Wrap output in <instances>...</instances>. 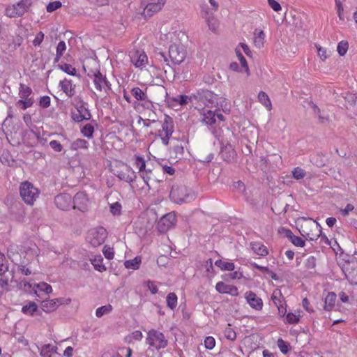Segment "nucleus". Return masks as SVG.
I'll list each match as a JSON object with an SVG mask.
<instances>
[{"instance_id":"nucleus-1","label":"nucleus","mask_w":357,"mask_h":357,"mask_svg":"<svg viewBox=\"0 0 357 357\" xmlns=\"http://www.w3.org/2000/svg\"><path fill=\"white\" fill-rule=\"evenodd\" d=\"M169 198L178 204L192 202L196 198L195 193L185 186L174 185L169 193Z\"/></svg>"},{"instance_id":"nucleus-2","label":"nucleus","mask_w":357,"mask_h":357,"mask_svg":"<svg viewBox=\"0 0 357 357\" xmlns=\"http://www.w3.org/2000/svg\"><path fill=\"white\" fill-rule=\"evenodd\" d=\"M40 190L36 188L31 183L24 181L21 183L20 187V195L22 200L29 205H33L38 197Z\"/></svg>"},{"instance_id":"nucleus-3","label":"nucleus","mask_w":357,"mask_h":357,"mask_svg":"<svg viewBox=\"0 0 357 357\" xmlns=\"http://www.w3.org/2000/svg\"><path fill=\"white\" fill-rule=\"evenodd\" d=\"M300 234L308 241H316L320 236L321 227L316 221L306 222L301 225Z\"/></svg>"},{"instance_id":"nucleus-4","label":"nucleus","mask_w":357,"mask_h":357,"mask_svg":"<svg viewBox=\"0 0 357 357\" xmlns=\"http://www.w3.org/2000/svg\"><path fill=\"white\" fill-rule=\"evenodd\" d=\"M31 4V0H21L17 3L8 6L5 10V15L10 18L22 16L28 11Z\"/></svg>"},{"instance_id":"nucleus-5","label":"nucleus","mask_w":357,"mask_h":357,"mask_svg":"<svg viewBox=\"0 0 357 357\" xmlns=\"http://www.w3.org/2000/svg\"><path fill=\"white\" fill-rule=\"evenodd\" d=\"M192 98L197 102L206 106H215L218 104V96L212 91L206 89H199L192 94Z\"/></svg>"},{"instance_id":"nucleus-6","label":"nucleus","mask_w":357,"mask_h":357,"mask_svg":"<svg viewBox=\"0 0 357 357\" xmlns=\"http://www.w3.org/2000/svg\"><path fill=\"white\" fill-rule=\"evenodd\" d=\"M146 343L155 348L157 350L165 348L167 346V340L162 333L151 329L147 333Z\"/></svg>"},{"instance_id":"nucleus-7","label":"nucleus","mask_w":357,"mask_h":357,"mask_svg":"<svg viewBox=\"0 0 357 357\" xmlns=\"http://www.w3.org/2000/svg\"><path fill=\"white\" fill-rule=\"evenodd\" d=\"M174 132V121L172 117L165 115L162 123V128L158 132V136L160 137L162 143L167 146L169 141Z\"/></svg>"},{"instance_id":"nucleus-8","label":"nucleus","mask_w":357,"mask_h":357,"mask_svg":"<svg viewBox=\"0 0 357 357\" xmlns=\"http://www.w3.org/2000/svg\"><path fill=\"white\" fill-rule=\"evenodd\" d=\"M169 56L173 63L180 64L186 56V51L182 45L172 44L169 48Z\"/></svg>"},{"instance_id":"nucleus-9","label":"nucleus","mask_w":357,"mask_h":357,"mask_svg":"<svg viewBox=\"0 0 357 357\" xmlns=\"http://www.w3.org/2000/svg\"><path fill=\"white\" fill-rule=\"evenodd\" d=\"M107 237V231L103 227H98L91 229L88 236L91 245L93 247H98L102 245Z\"/></svg>"},{"instance_id":"nucleus-10","label":"nucleus","mask_w":357,"mask_h":357,"mask_svg":"<svg viewBox=\"0 0 357 357\" xmlns=\"http://www.w3.org/2000/svg\"><path fill=\"white\" fill-rule=\"evenodd\" d=\"M73 208L77 209L82 212H86L89 210L90 201L87 195L84 192H77L73 200Z\"/></svg>"},{"instance_id":"nucleus-11","label":"nucleus","mask_w":357,"mask_h":357,"mask_svg":"<svg viewBox=\"0 0 357 357\" xmlns=\"http://www.w3.org/2000/svg\"><path fill=\"white\" fill-rule=\"evenodd\" d=\"M69 304L71 302L70 298L65 299L63 298H54V299H45L41 302V309L47 313L55 311L59 305L63 303Z\"/></svg>"},{"instance_id":"nucleus-12","label":"nucleus","mask_w":357,"mask_h":357,"mask_svg":"<svg viewBox=\"0 0 357 357\" xmlns=\"http://www.w3.org/2000/svg\"><path fill=\"white\" fill-rule=\"evenodd\" d=\"M176 215L172 213H167L160 219L158 223V230L162 233L166 232L176 224Z\"/></svg>"},{"instance_id":"nucleus-13","label":"nucleus","mask_w":357,"mask_h":357,"mask_svg":"<svg viewBox=\"0 0 357 357\" xmlns=\"http://www.w3.org/2000/svg\"><path fill=\"white\" fill-rule=\"evenodd\" d=\"M54 204L58 208L62 211H68L73 208L72 197L67 193L57 195L54 197Z\"/></svg>"},{"instance_id":"nucleus-14","label":"nucleus","mask_w":357,"mask_h":357,"mask_svg":"<svg viewBox=\"0 0 357 357\" xmlns=\"http://www.w3.org/2000/svg\"><path fill=\"white\" fill-rule=\"evenodd\" d=\"M343 271L351 284H357V261L346 263L344 265Z\"/></svg>"},{"instance_id":"nucleus-15","label":"nucleus","mask_w":357,"mask_h":357,"mask_svg":"<svg viewBox=\"0 0 357 357\" xmlns=\"http://www.w3.org/2000/svg\"><path fill=\"white\" fill-rule=\"evenodd\" d=\"M93 84L98 91L104 90L107 92V90H111V84L107 79L105 75H103L100 71L94 73Z\"/></svg>"},{"instance_id":"nucleus-16","label":"nucleus","mask_w":357,"mask_h":357,"mask_svg":"<svg viewBox=\"0 0 357 357\" xmlns=\"http://www.w3.org/2000/svg\"><path fill=\"white\" fill-rule=\"evenodd\" d=\"M130 61L137 68L144 66L148 62V57L144 51L133 50L130 52Z\"/></svg>"},{"instance_id":"nucleus-17","label":"nucleus","mask_w":357,"mask_h":357,"mask_svg":"<svg viewBox=\"0 0 357 357\" xmlns=\"http://www.w3.org/2000/svg\"><path fill=\"white\" fill-rule=\"evenodd\" d=\"M167 0H157V2L148 1L142 14L145 17H150L162 9Z\"/></svg>"},{"instance_id":"nucleus-18","label":"nucleus","mask_w":357,"mask_h":357,"mask_svg":"<svg viewBox=\"0 0 357 357\" xmlns=\"http://www.w3.org/2000/svg\"><path fill=\"white\" fill-rule=\"evenodd\" d=\"M116 175L120 180L128 183L134 181L137 178L135 172L128 165H125L122 169L118 171Z\"/></svg>"},{"instance_id":"nucleus-19","label":"nucleus","mask_w":357,"mask_h":357,"mask_svg":"<svg viewBox=\"0 0 357 357\" xmlns=\"http://www.w3.org/2000/svg\"><path fill=\"white\" fill-rule=\"evenodd\" d=\"M220 154L222 159L227 162H233L236 156V151L230 144L221 147Z\"/></svg>"},{"instance_id":"nucleus-20","label":"nucleus","mask_w":357,"mask_h":357,"mask_svg":"<svg viewBox=\"0 0 357 357\" xmlns=\"http://www.w3.org/2000/svg\"><path fill=\"white\" fill-rule=\"evenodd\" d=\"M59 86L68 98H72L75 94V84H73L71 79L65 78L59 82Z\"/></svg>"},{"instance_id":"nucleus-21","label":"nucleus","mask_w":357,"mask_h":357,"mask_svg":"<svg viewBox=\"0 0 357 357\" xmlns=\"http://www.w3.org/2000/svg\"><path fill=\"white\" fill-rule=\"evenodd\" d=\"M156 170L151 169H146L144 172H142L140 176L142 178L144 183L148 186L149 189L151 188L150 183H158L160 180L158 178Z\"/></svg>"},{"instance_id":"nucleus-22","label":"nucleus","mask_w":357,"mask_h":357,"mask_svg":"<svg viewBox=\"0 0 357 357\" xmlns=\"http://www.w3.org/2000/svg\"><path fill=\"white\" fill-rule=\"evenodd\" d=\"M215 289L220 294H228L231 296L238 294V289L236 286L227 284L223 282H218L215 285Z\"/></svg>"},{"instance_id":"nucleus-23","label":"nucleus","mask_w":357,"mask_h":357,"mask_svg":"<svg viewBox=\"0 0 357 357\" xmlns=\"http://www.w3.org/2000/svg\"><path fill=\"white\" fill-rule=\"evenodd\" d=\"M91 114L89 109L83 105L77 107L76 112L73 113V118L77 122L91 119Z\"/></svg>"},{"instance_id":"nucleus-24","label":"nucleus","mask_w":357,"mask_h":357,"mask_svg":"<svg viewBox=\"0 0 357 357\" xmlns=\"http://www.w3.org/2000/svg\"><path fill=\"white\" fill-rule=\"evenodd\" d=\"M245 298L249 305L255 310H261L263 306L262 300L257 297V295L252 291L246 293Z\"/></svg>"},{"instance_id":"nucleus-25","label":"nucleus","mask_w":357,"mask_h":357,"mask_svg":"<svg viewBox=\"0 0 357 357\" xmlns=\"http://www.w3.org/2000/svg\"><path fill=\"white\" fill-rule=\"evenodd\" d=\"M253 41L255 47L259 49L264 46L265 43V34L261 29H255Z\"/></svg>"},{"instance_id":"nucleus-26","label":"nucleus","mask_w":357,"mask_h":357,"mask_svg":"<svg viewBox=\"0 0 357 357\" xmlns=\"http://www.w3.org/2000/svg\"><path fill=\"white\" fill-rule=\"evenodd\" d=\"M250 245L253 252L259 256L264 257L268 254L266 247L260 243H251Z\"/></svg>"},{"instance_id":"nucleus-27","label":"nucleus","mask_w":357,"mask_h":357,"mask_svg":"<svg viewBox=\"0 0 357 357\" xmlns=\"http://www.w3.org/2000/svg\"><path fill=\"white\" fill-rule=\"evenodd\" d=\"M336 294L334 292H329L325 298L324 310L331 311L335 306Z\"/></svg>"},{"instance_id":"nucleus-28","label":"nucleus","mask_w":357,"mask_h":357,"mask_svg":"<svg viewBox=\"0 0 357 357\" xmlns=\"http://www.w3.org/2000/svg\"><path fill=\"white\" fill-rule=\"evenodd\" d=\"M202 121L206 125H213L215 123V112L210 109L204 110Z\"/></svg>"},{"instance_id":"nucleus-29","label":"nucleus","mask_w":357,"mask_h":357,"mask_svg":"<svg viewBox=\"0 0 357 357\" xmlns=\"http://www.w3.org/2000/svg\"><path fill=\"white\" fill-rule=\"evenodd\" d=\"M91 261L96 271L99 272H103L106 270V267L102 264L103 258L101 255L95 256L93 259H91Z\"/></svg>"},{"instance_id":"nucleus-30","label":"nucleus","mask_w":357,"mask_h":357,"mask_svg":"<svg viewBox=\"0 0 357 357\" xmlns=\"http://www.w3.org/2000/svg\"><path fill=\"white\" fill-rule=\"evenodd\" d=\"M35 294L39 297L40 295L38 293L44 292L45 294L48 295L52 291V288L51 285L46 282H40L36 285Z\"/></svg>"},{"instance_id":"nucleus-31","label":"nucleus","mask_w":357,"mask_h":357,"mask_svg":"<svg viewBox=\"0 0 357 357\" xmlns=\"http://www.w3.org/2000/svg\"><path fill=\"white\" fill-rule=\"evenodd\" d=\"M88 146L89 142L83 139H77L70 144V149L75 151L78 150L79 149H86Z\"/></svg>"},{"instance_id":"nucleus-32","label":"nucleus","mask_w":357,"mask_h":357,"mask_svg":"<svg viewBox=\"0 0 357 357\" xmlns=\"http://www.w3.org/2000/svg\"><path fill=\"white\" fill-rule=\"evenodd\" d=\"M132 95L137 100L145 101L148 100V96L143 90L139 87H135L131 90Z\"/></svg>"},{"instance_id":"nucleus-33","label":"nucleus","mask_w":357,"mask_h":357,"mask_svg":"<svg viewBox=\"0 0 357 357\" xmlns=\"http://www.w3.org/2000/svg\"><path fill=\"white\" fill-rule=\"evenodd\" d=\"M258 100L263 105H264L267 108L268 110L270 111L271 109L272 105L271 100L265 92L260 91L259 93Z\"/></svg>"},{"instance_id":"nucleus-34","label":"nucleus","mask_w":357,"mask_h":357,"mask_svg":"<svg viewBox=\"0 0 357 357\" xmlns=\"http://www.w3.org/2000/svg\"><path fill=\"white\" fill-rule=\"evenodd\" d=\"M215 265L219 267L222 271H231L235 268V265L234 263L223 261L221 259L215 261Z\"/></svg>"},{"instance_id":"nucleus-35","label":"nucleus","mask_w":357,"mask_h":357,"mask_svg":"<svg viewBox=\"0 0 357 357\" xmlns=\"http://www.w3.org/2000/svg\"><path fill=\"white\" fill-rule=\"evenodd\" d=\"M38 306L33 301L29 302L28 304L24 305L22 308V312L24 314H27L29 315H33V314L37 311Z\"/></svg>"},{"instance_id":"nucleus-36","label":"nucleus","mask_w":357,"mask_h":357,"mask_svg":"<svg viewBox=\"0 0 357 357\" xmlns=\"http://www.w3.org/2000/svg\"><path fill=\"white\" fill-rule=\"evenodd\" d=\"M172 100L178 102L180 105H185L189 102H192L195 100L194 98H192V95L190 96L186 95H178L176 97H173Z\"/></svg>"},{"instance_id":"nucleus-37","label":"nucleus","mask_w":357,"mask_h":357,"mask_svg":"<svg viewBox=\"0 0 357 357\" xmlns=\"http://www.w3.org/2000/svg\"><path fill=\"white\" fill-rule=\"evenodd\" d=\"M141 258L139 257H136L133 259L126 261L124 265L127 268L136 270L139 268Z\"/></svg>"},{"instance_id":"nucleus-38","label":"nucleus","mask_w":357,"mask_h":357,"mask_svg":"<svg viewBox=\"0 0 357 357\" xmlns=\"http://www.w3.org/2000/svg\"><path fill=\"white\" fill-rule=\"evenodd\" d=\"M31 93H32V89L29 86H28L24 84H20L19 95L21 98H22V99L29 98V96L31 94Z\"/></svg>"},{"instance_id":"nucleus-39","label":"nucleus","mask_w":357,"mask_h":357,"mask_svg":"<svg viewBox=\"0 0 357 357\" xmlns=\"http://www.w3.org/2000/svg\"><path fill=\"white\" fill-rule=\"evenodd\" d=\"M167 305L171 309L174 310L177 305V296L174 293H169L167 296Z\"/></svg>"},{"instance_id":"nucleus-40","label":"nucleus","mask_w":357,"mask_h":357,"mask_svg":"<svg viewBox=\"0 0 357 357\" xmlns=\"http://www.w3.org/2000/svg\"><path fill=\"white\" fill-rule=\"evenodd\" d=\"M112 310V307L111 305H103L96 309V315L97 317H101L105 314H109Z\"/></svg>"},{"instance_id":"nucleus-41","label":"nucleus","mask_w":357,"mask_h":357,"mask_svg":"<svg viewBox=\"0 0 357 357\" xmlns=\"http://www.w3.org/2000/svg\"><path fill=\"white\" fill-rule=\"evenodd\" d=\"M208 15V11H206L204 15H203V17L206 19L209 29H211L213 31H215L217 29L216 20L213 17L207 16Z\"/></svg>"},{"instance_id":"nucleus-42","label":"nucleus","mask_w":357,"mask_h":357,"mask_svg":"<svg viewBox=\"0 0 357 357\" xmlns=\"http://www.w3.org/2000/svg\"><path fill=\"white\" fill-rule=\"evenodd\" d=\"M93 132L94 128L90 123L84 125L81 130V132L82 133V135L87 138L92 137Z\"/></svg>"},{"instance_id":"nucleus-43","label":"nucleus","mask_w":357,"mask_h":357,"mask_svg":"<svg viewBox=\"0 0 357 357\" xmlns=\"http://www.w3.org/2000/svg\"><path fill=\"white\" fill-rule=\"evenodd\" d=\"M10 276H13L10 273L8 275H6V273H0V287L3 289L8 290V281Z\"/></svg>"},{"instance_id":"nucleus-44","label":"nucleus","mask_w":357,"mask_h":357,"mask_svg":"<svg viewBox=\"0 0 357 357\" xmlns=\"http://www.w3.org/2000/svg\"><path fill=\"white\" fill-rule=\"evenodd\" d=\"M8 271V262L4 254L0 252V273H7Z\"/></svg>"},{"instance_id":"nucleus-45","label":"nucleus","mask_w":357,"mask_h":357,"mask_svg":"<svg viewBox=\"0 0 357 357\" xmlns=\"http://www.w3.org/2000/svg\"><path fill=\"white\" fill-rule=\"evenodd\" d=\"M33 104V100L31 98L24 100L22 98L17 102V105L20 106L21 109L23 110L31 107Z\"/></svg>"},{"instance_id":"nucleus-46","label":"nucleus","mask_w":357,"mask_h":357,"mask_svg":"<svg viewBox=\"0 0 357 357\" xmlns=\"http://www.w3.org/2000/svg\"><path fill=\"white\" fill-rule=\"evenodd\" d=\"M59 68L66 73L67 74L70 75H76V69L75 68L73 67L70 64L68 63H63L59 65Z\"/></svg>"},{"instance_id":"nucleus-47","label":"nucleus","mask_w":357,"mask_h":357,"mask_svg":"<svg viewBox=\"0 0 357 357\" xmlns=\"http://www.w3.org/2000/svg\"><path fill=\"white\" fill-rule=\"evenodd\" d=\"M348 48V42L346 40H342L337 45V51L340 56H344L347 53Z\"/></svg>"},{"instance_id":"nucleus-48","label":"nucleus","mask_w":357,"mask_h":357,"mask_svg":"<svg viewBox=\"0 0 357 357\" xmlns=\"http://www.w3.org/2000/svg\"><path fill=\"white\" fill-rule=\"evenodd\" d=\"M292 175L295 179L300 180L305 176L306 172L302 168L297 167L293 169Z\"/></svg>"},{"instance_id":"nucleus-49","label":"nucleus","mask_w":357,"mask_h":357,"mask_svg":"<svg viewBox=\"0 0 357 357\" xmlns=\"http://www.w3.org/2000/svg\"><path fill=\"white\" fill-rule=\"evenodd\" d=\"M315 47L317 50V54L321 60L325 61L329 57L330 52H328L325 48H323L319 45H315Z\"/></svg>"},{"instance_id":"nucleus-50","label":"nucleus","mask_w":357,"mask_h":357,"mask_svg":"<svg viewBox=\"0 0 357 357\" xmlns=\"http://www.w3.org/2000/svg\"><path fill=\"white\" fill-rule=\"evenodd\" d=\"M135 165L139 169L140 174L146 169L145 161L144 158L140 156L136 157Z\"/></svg>"},{"instance_id":"nucleus-51","label":"nucleus","mask_w":357,"mask_h":357,"mask_svg":"<svg viewBox=\"0 0 357 357\" xmlns=\"http://www.w3.org/2000/svg\"><path fill=\"white\" fill-rule=\"evenodd\" d=\"M229 326L230 325L229 324ZM224 333L225 337L229 340L234 341L236 338V334L235 331L229 326L225 328Z\"/></svg>"},{"instance_id":"nucleus-52","label":"nucleus","mask_w":357,"mask_h":357,"mask_svg":"<svg viewBox=\"0 0 357 357\" xmlns=\"http://www.w3.org/2000/svg\"><path fill=\"white\" fill-rule=\"evenodd\" d=\"M280 297H282V293L280 290L275 289L273 291L271 299L276 306L282 303V301L280 300Z\"/></svg>"},{"instance_id":"nucleus-53","label":"nucleus","mask_w":357,"mask_h":357,"mask_svg":"<svg viewBox=\"0 0 357 357\" xmlns=\"http://www.w3.org/2000/svg\"><path fill=\"white\" fill-rule=\"evenodd\" d=\"M236 55L238 58V60L241 64V66L242 68H245V70L248 72L249 71V68H248V63L246 61V59L243 56V55L242 54V53L240 52V50H236Z\"/></svg>"},{"instance_id":"nucleus-54","label":"nucleus","mask_w":357,"mask_h":357,"mask_svg":"<svg viewBox=\"0 0 357 357\" xmlns=\"http://www.w3.org/2000/svg\"><path fill=\"white\" fill-rule=\"evenodd\" d=\"M305 266L307 269H313L316 266V258L314 256L308 257L305 261Z\"/></svg>"},{"instance_id":"nucleus-55","label":"nucleus","mask_w":357,"mask_h":357,"mask_svg":"<svg viewBox=\"0 0 357 357\" xmlns=\"http://www.w3.org/2000/svg\"><path fill=\"white\" fill-rule=\"evenodd\" d=\"M60 7H61V3L59 1H55L49 3L46 7V10L48 13H52Z\"/></svg>"},{"instance_id":"nucleus-56","label":"nucleus","mask_w":357,"mask_h":357,"mask_svg":"<svg viewBox=\"0 0 357 357\" xmlns=\"http://www.w3.org/2000/svg\"><path fill=\"white\" fill-rule=\"evenodd\" d=\"M110 212L116 215H119L121 211V205L119 202H115L110 205Z\"/></svg>"},{"instance_id":"nucleus-57","label":"nucleus","mask_w":357,"mask_h":357,"mask_svg":"<svg viewBox=\"0 0 357 357\" xmlns=\"http://www.w3.org/2000/svg\"><path fill=\"white\" fill-rule=\"evenodd\" d=\"M204 345L206 349H212L215 345V339L211 336L206 337L204 340Z\"/></svg>"},{"instance_id":"nucleus-58","label":"nucleus","mask_w":357,"mask_h":357,"mask_svg":"<svg viewBox=\"0 0 357 357\" xmlns=\"http://www.w3.org/2000/svg\"><path fill=\"white\" fill-rule=\"evenodd\" d=\"M278 346L282 353H283L284 354L288 353V351H289L288 344L282 339H279L278 340Z\"/></svg>"},{"instance_id":"nucleus-59","label":"nucleus","mask_w":357,"mask_h":357,"mask_svg":"<svg viewBox=\"0 0 357 357\" xmlns=\"http://www.w3.org/2000/svg\"><path fill=\"white\" fill-rule=\"evenodd\" d=\"M102 252H103L105 257L107 259H112L114 258V253L113 251V248H112L107 245H105L103 248Z\"/></svg>"},{"instance_id":"nucleus-60","label":"nucleus","mask_w":357,"mask_h":357,"mask_svg":"<svg viewBox=\"0 0 357 357\" xmlns=\"http://www.w3.org/2000/svg\"><path fill=\"white\" fill-rule=\"evenodd\" d=\"M39 105L44 108H47L50 105V98L47 96L40 97Z\"/></svg>"},{"instance_id":"nucleus-61","label":"nucleus","mask_w":357,"mask_h":357,"mask_svg":"<svg viewBox=\"0 0 357 357\" xmlns=\"http://www.w3.org/2000/svg\"><path fill=\"white\" fill-rule=\"evenodd\" d=\"M44 39V33L42 31H40L35 37L33 40V45L34 46H39Z\"/></svg>"},{"instance_id":"nucleus-62","label":"nucleus","mask_w":357,"mask_h":357,"mask_svg":"<svg viewBox=\"0 0 357 357\" xmlns=\"http://www.w3.org/2000/svg\"><path fill=\"white\" fill-rule=\"evenodd\" d=\"M287 321L289 324H296L299 321V318L293 313H288L286 317Z\"/></svg>"},{"instance_id":"nucleus-63","label":"nucleus","mask_w":357,"mask_h":357,"mask_svg":"<svg viewBox=\"0 0 357 357\" xmlns=\"http://www.w3.org/2000/svg\"><path fill=\"white\" fill-rule=\"evenodd\" d=\"M50 147L56 152H60L62 151L61 144L56 140H52L50 142Z\"/></svg>"},{"instance_id":"nucleus-64","label":"nucleus","mask_w":357,"mask_h":357,"mask_svg":"<svg viewBox=\"0 0 357 357\" xmlns=\"http://www.w3.org/2000/svg\"><path fill=\"white\" fill-rule=\"evenodd\" d=\"M269 6L275 11L278 12L282 9L280 4L275 0H268Z\"/></svg>"}]
</instances>
